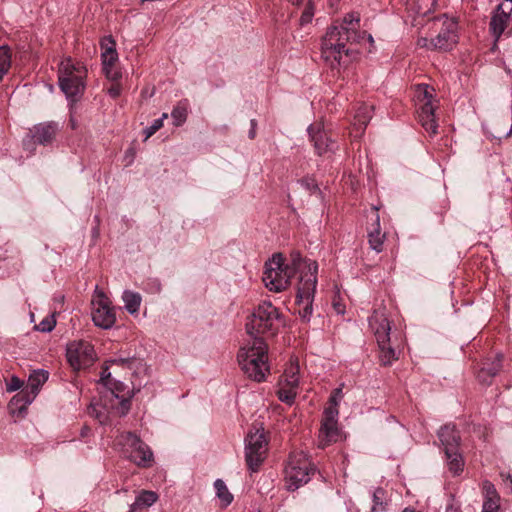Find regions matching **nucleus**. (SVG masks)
Instances as JSON below:
<instances>
[{
  "instance_id": "nucleus-45",
  "label": "nucleus",
  "mask_w": 512,
  "mask_h": 512,
  "mask_svg": "<svg viewBox=\"0 0 512 512\" xmlns=\"http://www.w3.org/2000/svg\"><path fill=\"white\" fill-rule=\"evenodd\" d=\"M106 77L111 81H118L121 78V73L114 66L103 68Z\"/></svg>"
},
{
  "instance_id": "nucleus-51",
  "label": "nucleus",
  "mask_w": 512,
  "mask_h": 512,
  "mask_svg": "<svg viewBox=\"0 0 512 512\" xmlns=\"http://www.w3.org/2000/svg\"><path fill=\"white\" fill-rule=\"evenodd\" d=\"M445 512H461L460 507L454 503H450L446 506Z\"/></svg>"
},
{
  "instance_id": "nucleus-1",
  "label": "nucleus",
  "mask_w": 512,
  "mask_h": 512,
  "mask_svg": "<svg viewBox=\"0 0 512 512\" xmlns=\"http://www.w3.org/2000/svg\"><path fill=\"white\" fill-rule=\"evenodd\" d=\"M360 15L357 12L348 13L339 21H334L327 29L322 39L321 55L332 69L346 65L344 58L350 53L348 43L360 42L366 36L359 32Z\"/></svg>"
},
{
  "instance_id": "nucleus-55",
  "label": "nucleus",
  "mask_w": 512,
  "mask_h": 512,
  "mask_svg": "<svg viewBox=\"0 0 512 512\" xmlns=\"http://www.w3.org/2000/svg\"><path fill=\"white\" fill-rule=\"evenodd\" d=\"M403 512H420V511H418V510H416V509H414V508L407 507V508H405V509L403 510Z\"/></svg>"
},
{
  "instance_id": "nucleus-38",
  "label": "nucleus",
  "mask_w": 512,
  "mask_h": 512,
  "mask_svg": "<svg viewBox=\"0 0 512 512\" xmlns=\"http://www.w3.org/2000/svg\"><path fill=\"white\" fill-rule=\"evenodd\" d=\"M385 491L382 488H377L373 492V506L372 511H384L385 510Z\"/></svg>"
},
{
  "instance_id": "nucleus-39",
  "label": "nucleus",
  "mask_w": 512,
  "mask_h": 512,
  "mask_svg": "<svg viewBox=\"0 0 512 512\" xmlns=\"http://www.w3.org/2000/svg\"><path fill=\"white\" fill-rule=\"evenodd\" d=\"M338 415V405L330 404L324 410L322 422L337 424Z\"/></svg>"
},
{
  "instance_id": "nucleus-2",
  "label": "nucleus",
  "mask_w": 512,
  "mask_h": 512,
  "mask_svg": "<svg viewBox=\"0 0 512 512\" xmlns=\"http://www.w3.org/2000/svg\"><path fill=\"white\" fill-rule=\"evenodd\" d=\"M369 326L373 331L379 350L380 361L383 365H391L398 359L404 344L401 332L392 331L385 308L377 309L369 318Z\"/></svg>"
},
{
  "instance_id": "nucleus-20",
  "label": "nucleus",
  "mask_w": 512,
  "mask_h": 512,
  "mask_svg": "<svg viewBox=\"0 0 512 512\" xmlns=\"http://www.w3.org/2000/svg\"><path fill=\"white\" fill-rule=\"evenodd\" d=\"M372 214V224L371 227L368 228V242L372 250L380 253L383 250L385 234L381 232L378 207H372Z\"/></svg>"
},
{
  "instance_id": "nucleus-25",
  "label": "nucleus",
  "mask_w": 512,
  "mask_h": 512,
  "mask_svg": "<svg viewBox=\"0 0 512 512\" xmlns=\"http://www.w3.org/2000/svg\"><path fill=\"white\" fill-rule=\"evenodd\" d=\"M502 367V355L498 354L491 363H485L477 374L478 380L483 384H489Z\"/></svg>"
},
{
  "instance_id": "nucleus-34",
  "label": "nucleus",
  "mask_w": 512,
  "mask_h": 512,
  "mask_svg": "<svg viewBox=\"0 0 512 512\" xmlns=\"http://www.w3.org/2000/svg\"><path fill=\"white\" fill-rule=\"evenodd\" d=\"M11 50L7 45L0 46V80L8 73L11 67Z\"/></svg>"
},
{
  "instance_id": "nucleus-56",
  "label": "nucleus",
  "mask_w": 512,
  "mask_h": 512,
  "mask_svg": "<svg viewBox=\"0 0 512 512\" xmlns=\"http://www.w3.org/2000/svg\"><path fill=\"white\" fill-rule=\"evenodd\" d=\"M367 39L370 43L374 42L373 37L371 35H367Z\"/></svg>"
},
{
  "instance_id": "nucleus-22",
  "label": "nucleus",
  "mask_w": 512,
  "mask_h": 512,
  "mask_svg": "<svg viewBox=\"0 0 512 512\" xmlns=\"http://www.w3.org/2000/svg\"><path fill=\"white\" fill-rule=\"evenodd\" d=\"M340 438V431L337 424L322 422L318 434V447L326 448L327 446L335 443Z\"/></svg>"
},
{
  "instance_id": "nucleus-21",
  "label": "nucleus",
  "mask_w": 512,
  "mask_h": 512,
  "mask_svg": "<svg viewBox=\"0 0 512 512\" xmlns=\"http://www.w3.org/2000/svg\"><path fill=\"white\" fill-rule=\"evenodd\" d=\"M438 437L444 447V451L451 448H459L461 436L455 425L447 424L440 428Z\"/></svg>"
},
{
  "instance_id": "nucleus-42",
  "label": "nucleus",
  "mask_w": 512,
  "mask_h": 512,
  "mask_svg": "<svg viewBox=\"0 0 512 512\" xmlns=\"http://www.w3.org/2000/svg\"><path fill=\"white\" fill-rule=\"evenodd\" d=\"M500 499H484L482 512H498L500 508Z\"/></svg>"
},
{
  "instance_id": "nucleus-30",
  "label": "nucleus",
  "mask_w": 512,
  "mask_h": 512,
  "mask_svg": "<svg viewBox=\"0 0 512 512\" xmlns=\"http://www.w3.org/2000/svg\"><path fill=\"white\" fill-rule=\"evenodd\" d=\"M415 99L418 108H426L427 106H435L433 104L434 89L427 84H419L415 89Z\"/></svg>"
},
{
  "instance_id": "nucleus-54",
  "label": "nucleus",
  "mask_w": 512,
  "mask_h": 512,
  "mask_svg": "<svg viewBox=\"0 0 512 512\" xmlns=\"http://www.w3.org/2000/svg\"><path fill=\"white\" fill-rule=\"evenodd\" d=\"M329 5L331 8H333L340 0H328Z\"/></svg>"
},
{
  "instance_id": "nucleus-12",
  "label": "nucleus",
  "mask_w": 512,
  "mask_h": 512,
  "mask_svg": "<svg viewBox=\"0 0 512 512\" xmlns=\"http://www.w3.org/2000/svg\"><path fill=\"white\" fill-rule=\"evenodd\" d=\"M66 356L69 364L75 369L89 367L95 361L93 346L84 340H75L67 345Z\"/></svg>"
},
{
  "instance_id": "nucleus-40",
  "label": "nucleus",
  "mask_w": 512,
  "mask_h": 512,
  "mask_svg": "<svg viewBox=\"0 0 512 512\" xmlns=\"http://www.w3.org/2000/svg\"><path fill=\"white\" fill-rule=\"evenodd\" d=\"M298 182L310 194H321L320 188L314 178L306 176L300 179Z\"/></svg>"
},
{
  "instance_id": "nucleus-48",
  "label": "nucleus",
  "mask_w": 512,
  "mask_h": 512,
  "mask_svg": "<svg viewBox=\"0 0 512 512\" xmlns=\"http://www.w3.org/2000/svg\"><path fill=\"white\" fill-rule=\"evenodd\" d=\"M430 42H431V39H428L426 37H420L417 40V46L420 47V48H426V49L431 50Z\"/></svg>"
},
{
  "instance_id": "nucleus-14",
  "label": "nucleus",
  "mask_w": 512,
  "mask_h": 512,
  "mask_svg": "<svg viewBox=\"0 0 512 512\" xmlns=\"http://www.w3.org/2000/svg\"><path fill=\"white\" fill-rule=\"evenodd\" d=\"M492 35L498 40L502 34H512V0H502L490 21Z\"/></svg>"
},
{
  "instance_id": "nucleus-43",
  "label": "nucleus",
  "mask_w": 512,
  "mask_h": 512,
  "mask_svg": "<svg viewBox=\"0 0 512 512\" xmlns=\"http://www.w3.org/2000/svg\"><path fill=\"white\" fill-rule=\"evenodd\" d=\"M55 325L54 317H46L36 327L41 332H50L54 329Z\"/></svg>"
},
{
  "instance_id": "nucleus-49",
  "label": "nucleus",
  "mask_w": 512,
  "mask_h": 512,
  "mask_svg": "<svg viewBox=\"0 0 512 512\" xmlns=\"http://www.w3.org/2000/svg\"><path fill=\"white\" fill-rule=\"evenodd\" d=\"M121 93V88L118 84H113L109 89H108V94L112 97V98H117Z\"/></svg>"
},
{
  "instance_id": "nucleus-9",
  "label": "nucleus",
  "mask_w": 512,
  "mask_h": 512,
  "mask_svg": "<svg viewBox=\"0 0 512 512\" xmlns=\"http://www.w3.org/2000/svg\"><path fill=\"white\" fill-rule=\"evenodd\" d=\"M117 443L121 445L128 458L139 467L147 468L152 466L153 452L136 434L132 432L122 433Z\"/></svg>"
},
{
  "instance_id": "nucleus-47",
  "label": "nucleus",
  "mask_w": 512,
  "mask_h": 512,
  "mask_svg": "<svg viewBox=\"0 0 512 512\" xmlns=\"http://www.w3.org/2000/svg\"><path fill=\"white\" fill-rule=\"evenodd\" d=\"M23 385V382L18 377H12L10 383L7 386L9 392L17 391Z\"/></svg>"
},
{
  "instance_id": "nucleus-36",
  "label": "nucleus",
  "mask_w": 512,
  "mask_h": 512,
  "mask_svg": "<svg viewBox=\"0 0 512 512\" xmlns=\"http://www.w3.org/2000/svg\"><path fill=\"white\" fill-rule=\"evenodd\" d=\"M187 107L183 103H179L175 106L171 112L173 124L175 126H181L187 119Z\"/></svg>"
},
{
  "instance_id": "nucleus-41",
  "label": "nucleus",
  "mask_w": 512,
  "mask_h": 512,
  "mask_svg": "<svg viewBox=\"0 0 512 512\" xmlns=\"http://www.w3.org/2000/svg\"><path fill=\"white\" fill-rule=\"evenodd\" d=\"M168 117L167 113H163L162 116L158 119H155L153 123L144 129L145 140L149 139L152 135H154L160 128L163 127V121Z\"/></svg>"
},
{
  "instance_id": "nucleus-37",
  "label": "nucleus",
  "mask_w": 512,
  "mask_h": 512,
  "mask_svg": "<svg viewBox=\"0 0 512 512\" xmlns=\"http://www.w3.org/2000/svg\"><path fill=\"white\" fill-rule=\"evenodd\" d=\"M136 363H138V359L134 357H117L106 361V364H109L110 366L123 367L128 369H132Z\"/></svg>"
},
{
  "instance_id": "nucleus-15",
  "label": "nucleus",
  "mask_w": 512,
  "mask_h": 512,
  "mask_svg": "<svg viewBox=\"0 0 512 512\" xmlns=\"http://www.w3.org/2000/svg\"><path fill=\"white\" fill-rule=\"evenodd\" d=\"M307 131L316 154L321 156L327 153H334L338 149L336 140L332 138L331 133L325 129L322 122L311 124Z\"/></svg>"
},
{
  "instance_id": "nucleus-7",
  "label": "nucleus",
  "mask_w": 512,
  "mask_h": 512,
  "mask_svg": "<svg viewBox=\"0 0 512 512\" xmlns=\"http://www.w3.org/2000/svg\"><path fill=\"white\" fill-rule=\"evenodd\" d=\"M304 266L306 271H302L299 277L296 299L297 304L302 306L299 309L300 317L305 321H309L313 311L312 303L317 286L318 264L317 262H307Z\"/></svg>"
},
{
  "instance_id": "nucleus-46",
  "label": "nucleus",
  "mask_w": 512,
  "mask_h": 512,
  "mask_svg": "<svg viewBox=\"0 0 512 512\" xmlns=\"http://www.w3.org/2000/svg\"><path fill=\"white\" fill-rule=\"evenodd\" d=\"M342 398H343V393H342V386H341L332 391L330 398H329V403L338 405Z\"/></svg>"
},
{
  "instance_id": "nucleus-4",
  "label": "nucleus",
  "mask_w": 512,
  "mask_h": 512,
  "mask_svg": "<svg viewBox=\"0 0 512 512\" xmlns=\"http://www.w3.org/2000/svg\"><path fill=\"white\" fill-rule=\"evenodd\" d=\"M238 363L248 378L262 382L269 373L268 346L262 337L248 339L237 355Z\"/></svg>"
},
{
  "instance_id": "nucleus-16",
  "label": "nucleus",
  "mask_w": 512,
  "mask_h": 512,
  "mask_svg": "<svg viewBox=\"0 0 512 512\" xmlns=\"http://www.w3.org/2000/svg\"><path fill=\"white\" fill-rule=\"evenodd\" d=\"M457 31V22L453 19L445 18L441 23L437 36L431 39V50H451L458 41Z\"/></svg>"
},
{
  "instance_id": "nucleus-3",
  "label": "nucleus",
  "mask_w": 512,
  "mask_h": 512,
  "mask_svg": "<svg viewBox=\"0 0 512 512\" xmlns=\"http://www.w3.org/2000/svg\"><path fill=\"white\" fill-rule=\"evenodd\" d=\"M315 262L310 259H303L298 252L291 254L290 264H284L282 254H274L271 259L265 263L263 282L266 288L272 292H282L290 284L291 277L298 272L299 277L302 271H306L305 264Z\"/></svg>"
},
{
  "instance_id": "nucleus-53",
  "label": "nucleus",
  "mask_w": 512,
  "mask_h": 512,
  "mask_svg": "<svg viewBox=\"0 0 512 512\" xmlns=\"http://www.w3.org/2000/svg\"><path fill=\"white\" fill-rule=\"evenodd\" d=\"M90 432V429L88 427H84L82 429L81 435L85 437Z\"/></svg>"
},
{
  "instance_id": "nucleus-32",
  "label": "nucleus",
  "mask_w": 512,
  "mask_h": 512,
  "mask_svg": "<svg viewBox=\"0 0 512 512\" xmlns=\"http://www.w3.org/2000/svg\"><path fill=\"white\" fill-rule=\"evenodd\" d=\"M298 8L303 7V11L300 17L301 25H305L311 22L314 16V6L312 0H287Z\"/></svg>"
},
{
  "instance_id": "nucleus-10",
  "label": "nucleus",
  "mask_w": 512,
  "mask_h": 512,
  "mask_svg": "<svg viewBox=\"0 0 512 512\" xmlns=\"http://www.w3.org/2000/svg\"><path fill=\"white\" fill-rule=\"evenodd\" d=\"M92 320L97 327L110 329L116 322L115 309L107 295L96 286L91 301Z\"/></svg>"
},
{
  "instance_id": "nucleus-57",
  "label": "nucleus",
  "mask_w": 512,
  "mask_h": 512,
  "mask_svg": "<svg viewBox=\"0 0 512 512\" xmlns=\"http://www.w3.org/2000/svg\"><path fill=\"white\" fill-rule=\"evenodd\" d=\"M24 146L28 147V141H24Z\"/></svg>"
},
{
  "instance_id": "nucleus-6",
  "label": "nucleus",
  "mask_w": 512,
  "mask_h": 512,
  "mask_svg": "<svg viewBox=\"0 0 512 512\" xmlns=\"http://www.w3.org/2000/svg\"><path fill=\"white\" fill-rule=\"evenodd\" d=\"M283 324L281 314L271 302L264 301L254 310L246 323L249 339L260 335H275Z\"/></svg>"
},
{
  "instance_id": "nucleus-23",
  "label": "nucleus",
  "mask_w": 512,
  "mask_h": 512,
  "mask_svg": "<svg viewBox=\"0 0 512 512\" xmlns=\"http://www.w3.org/2000/svg\"><path fill=\"white\" fill-rule=\"evenodd\" d=\"M418 120L421 126L429 135L437 134L438 124L435 118V106H427L426 108H418Z\"/></svg>"
},
{
  "instance_id": "nucleus-5",
  "label": "nucleus",
  "mask_w": 512,
  "mask_h": 512,
  "mask_svg": "<svg viewBox=\"0 0 512 512\" xmlns=\"http://www.w3.org/2000/svg\"><path fill=\"white\" fill-rule=\"evenodd\" d=\"M87 69L83 63L74 61L71 57L64 58L58 68V82L66 98L74 103L83 95Z\"/></svg>"
},
{
  "instance_id": "nucleus-44",
  "label": "nucleus",
  "mask_w": 512,
  "mask_h": 512,
  "mask_svg": "<svg viewBox=\"0 0 512 512\" xmlns=\"http://www.w3.org/2000/svg\"><path fill=\"white\" fill-rule=\"evenodd\" d=\"M483 490H484V499H488V498L500 499V497L495 489V486L491 482H489V481L484 482Z\"/></svg>"
},
{
  "instance_id": "nucleus-13",
  "label": "nucleus",
  "mask_w": 512,
  "mask_h": 512,
  "mask_svg": "<svg viewBox=\"0 0 512 512\" xmlns=\"http://www.w3.org/2000/svg\"><path fill=\"white\" fill-rule=\"evenodd\" d=\"M48 376L49 374L45 370H35L30 374L25 388L12 399L16 405L20 404V411L34 401L41 386L48 380Z\"/></svg>"
},
{
  "instance_id": "nucleus-27",
  "label": "nucleus",
  "mask_w": 512,
  "mask_h": 512,
  "mask_svg": "<svg viewBox=\"0 0 512 512\" xmlns=\"http://www.w3.org/2000/svg\"><path fill=\"white\" fill-rule=\"evenodd\" d=\"M446 456V463L448 470L453 475H459L464 469V459L462 454L459 452V448H451L444 451Z\"/></svg>"
},
{
  "instance_id": "nucleus-18",
  "label": "nucleus",
  "mask_w": 512,
  "mask_h": 512,
  "mask_svg": "<svg viewBox=\"0 0 512 512\" xmlns=\"http://www.w3.org/2000/svg\"><path fill=\"white\" fill-rule=\"evenodd\" d=\"M120 410V406L115 400V397L105 394L98 402L92 403L89 406L88 413L90 416L97 419L100 424H106L110 418V414L123 416L124 414H120Z\"/></svg>"
},
{
  "instance_id": "nucleus-11",
  "label": "nucleus",
  "mask_w": 512,
  "mask_h": 512,
  "mask_svg": "<svg viewBox=\"0 0 512 512\" xmlns=\"http://www.w3.org/2000/svg\"><path fill=\"white\" fill-rule=\"evenodd\" d=\"M267 440L263 431L250 432L246 438L245 459L252 472L258 471L267 453Z\"/></svg>"
},
{
  "instance_id": "nucleus-17",
  "label": "nucleus",
  "mask_w": 512,
  "mask_h": 512,
  "mask_svg": "<svg viewBox=\"0 0 512 512\" xmlns=\"http://www.w3.org/2000/svg\"><path fill=\"white\" fill-rule=\"evenodd\" d=\"M100 381L107 388L105 394L115 397V400L118 402L121 409L120 414H126L130 408V401L124 395H120V393L125 390L126 386L124 383L111 377L108 365L103 368Z\"/></svg>"
},
{
  "instance_id": "nucleus-26",
  "label": "nucleus",
  "mask_w": 512,
  "mask_h": 512,
  "mask_svg": "<svg viewBox=\"0 0 512 512\" xmlns=\"http://www.w3.org/2000/svg\"><path fill=\"white\" fill-rule=\"evenodd\" d=\"M102 48V68L114 66L118 60V54L115 49V42L112 37H105L101 41Z\"/></svg>"
},
{
  "instance_id": "nucleus-52",
  "label": "nucleus",
  "mask_w": 512,
  "mask_h": 512,
  "mask_svg": "<svg viewBox=\"0 0 512 512\" xmlns=\"http://www.w3.org/2000/svg\"><path fill=\"white\" fill-rule=\"evenodd\" d=\"M334 308L338 313H344V310L340 304L334 303Z\"/></svg>"
},
{
  "instance_id": "nucleus-50",
  "label": "nucleus",
  "mask_w": 512,
  "mask_h": 512,
  "mask_svg": "<svg viewBox=\"0 0 512 512\" xmlns=\"http://www.w3.org/2000/svg\"><path fill=\"white\" fill-rule=\"evenodd\" d=\"M256 126H257L256 120L252 119L251 120V128H250V131H249V138L250 139H254L255 136H256Z\"/></svg>"
},
{
  "instance_id": "nucleus-19",
  "label": "nucleus",
  "mask_w": 512,
  "mask_h": 512,
  "mask_svg": "<svg viewBox=\"0 0 512 512\" xmlns=\"http://www.w3.org/2000/svg\"><path fill=\"white\" fill-rule=\"evenodd\" d=\"M59 130L60 126L57 122H43L30 129V137L34 143L48 145L54 141Z\"/></svg>"
},
{
  "instance_id": "nucleus-29",
  "label": "nucleus",
  "mask_w": 512,
  "mask_h": 512,
  "mask_svg": "<svg viewBox=\"0 0 512 512\" xmlns=\"http://www.w3.org/2000/svg\"><path fill=\"white\" fill-rule=\"evenodd\" d=\"M299 380V365L297 361H291L281 376L278 385H285L298 390Z\"/></svg>"
},
{
  "instance_id": "nucleus-31",
  "label": "nucleus",
  "mask_w": 512,
  "mask_h": 512,
  "mask_svg": "<svg viewBox=\"0 0 512 512\" xmlns=\"http://www.w3.org/2000/svg\"><path fill=\"white\" fill-rule=\"evenodd\" d=\"M122 299L125 304V309L130 314H136L139 311L140 305H141V295L137 292L126 290L123 293Z\"/></svg>"
},
{
  "instance_id": "nucleus-33",
  "label": "nucleus",
  "mask_w": 512,
  "mask_h": 512,
  "mask_svg": "<svg viewBox=\"0 0 512 512\" xmlns=\"http://www.w3.org/2000/svg\"><path fill=\"white\" fill-rule=\"evenodd\" d=\"M214 488L216 490V495L222 502L223 507H227L233 501V495L229 492L225 482L221 479H217L214 482Z\"/></svg>"
},
{
  "instance_id": "nucleus-8",
  "label": "nucleus",
  "mask_w": 512,
  "mask_h": 512,
  "mask_svg": "<svg viewBox=\"0 0 512 512\" xmlns=\"http://www.w3.org/2000/svg\"><path fill=\"white\" fill-rule=\"evenodd\" d=\"M314 472L315 467L305 452L290 453L284 470L288 490L294 491L306 484Z\"/></svg>"
},
{
  "instance_id": "nucleus-28",
  "label": "nucleus",
  "mask_w": 512,
  "mask_h": 512,
  "mask_svg": "<svg viewBox=\"0 0 512 512\" xmlns=\"http://www.w3.org/2000/svg\"><path fill=\"white\" fill-rule=\"evenodd\" d=\"M158 499V495L149 490H143L136 497L128 512H142L152 506Z\"/></svg>"
},
{
  "instance_id": "nucleus-35",
  "label": "nucleus",
  "mask_w": 512,
  "mask_h": 512,
  "mask_svg": "<svg viewBox=\"0 0 512 512\" xmlns=\"http://www.w3.org/2000/svg\"><path fill=\"white\" fill-rule=\"evenodd\" d=\"M278 391L277 395L280 401L292 405L295 401V398L298 394V390L285 386V385H278Z\"/></svg>"
},
{
  "instance_id": "nucleus-24",
  "label": "nucleus",
  "mask_w": 512,
  "mask_h": 512,
  "mask_svg": "<svg viewBox=\"0 0 512 512\" xmlns=\"http://www.w3.org/2000/svg\"><path fill=\"white\" fill-rule=\"evenodd\" d=\"M374 107L369 104H361L355 111L353 128L360 135L372 118Z\"/></svg>"
}]
</instances>
